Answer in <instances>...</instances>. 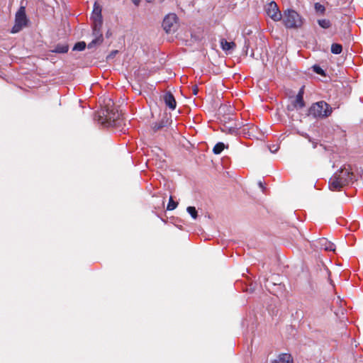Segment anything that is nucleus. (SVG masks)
Instances as JSON below:
<instances>
[{"instance_id":"obj_1","label":"nucleus","mask_w":363,"mask_h":363,"mask_svg":"<svg viewBox=\"0 0 363 363\" xmlns=\"http://www.w3.org/2000/svg\"><path fill=\"white\" fill-rule=\"evenodd\" d=\"M333 109L325 101H320L313 104L309 108V115L314 118H326L332 113Z\"/></svg>"},{"instance_id":"obj_2","label":"nucleus","mask_w":363,"mask_h":363,"mask_svg":"<svg viewBox=\"0 0 363 363\" xmlns=\"http://www.w3.org/2000/svg\"><path fill=\"white\" fill-rule=\"evenodd\" d=\"M92 30L94 39L88 44V48H92L96 45H99L103 42V35L101 28L103 24V18H91Z\"/></svg>"},{"instance_id":"obj_3","label":"nucleus","mask_w":363,"mask_h":363,"mask_svg":"<svg viewBox=\"0 0 363 363\" xmlns=\"http://www.w3.org/2000/svg\"><path fill=\"white\" fill-rule=\"evenodd\" d=\"M284 23L287 28H298L301 26L302 19L294 10H288L284 13Z\"/></svg>"},{"instance_id":"obj_4","label":"nucleus","mask_w":363,"mask_h":363,"mask_svg":"<svg viewBox=\"0 0 363 363\" xmlns=\"http://www.w3.org/2000/svg\"><path fill=\"white\" fill-rule=\"evenodd\" d=\"M28 21V20L26 14V9L24 6H21L16 13L15 24L11 29V33H18L23 27L27 26Z\"/></svg>"},{"instance_id":"obj_5","label":"nucleus","mask_w":363,"mask_h":363,"mask_svg":"<svg viewBox=\"0 0 363 363\" xmlns=\"http://www.w3.org/2000/svg\"><path fill=\"white\" fill-rule=\"evenodd\" d=\"M178 18L175 13L167 14L162 22L163 29L167 33H174L178 28Z\"/></svg>"},{"instance_id":"obj_6","label":"nucleus","mask_w":363,"mask_h":363,"mask_svg":"<svg viewBox=\"0 0 363 363\" xmlns=\"http://www.w3.org/2000/svg\"><path fill=\"white\" fill-rule=\"evenodd\" d=\"M265 11L269 17L274 21L281 19V13L277 4L274 1H271L265 6Z\"/></svg>"},{"instance_id":"obj_7","label":"nucleus","mask_w":363,"mask_h":363,"mask_svg":"<svg viewBox=\"0 0 363 363\" xmlns=\"http://www.w3.org/2000/svg\"><path fill=\"white\" fill-rule=\"evenodd\" d=\"M333 177H337V178L342 182L345 185L349 184L352 179V174L349 171L348 169L343 168L340 169L337 172Z\"/></svg>"},{"instance_id":"obj_8","label":"nucleus","mask_w":363,"mask_h":363,"mask_svg":"<svg viewBox=\"0 0 363 363\" xmlns=\"http://www.w3.org/2000/svg\"><path fill=\"white\" fill-rule=\"evenodd\" d=\"M333 177H337V178L342 182L345 185L349 184L352 179V174L349 171L348 169L343 168L340 169L337 172Z\"/></svg>"},{"instance_id":"obj_9","label":"nucleus","mask_w":363,"mask_h":363,"mask_svg":"<svg viewBox=\"0 0 363 363\" xmlns=\"http://www.w3.org/2000/svg\"><path fill=\"white\" fill-rule=\"evenodd\" d=\"M333 177H337V178L342 182L345 185L349 184L352 179V174L349 171L348 169L343 168L340 169L337 172Z\"/></svg>"},{"instance_id":"obj_10","label":"nucleus","mask_w":363,"mask_h":363,"mask_svg":"<svg viewBox=\"0 0 363 363\" xmlns=\"http://www.w3.org/2000/svg\"><path fill=\"white\" fill-rule=\"evenodd\" d=\"M318 247L325 251H335V245L328 241L326 238H322L318 241Z\"/></svg>"},{"instance_id":"obj_11","label":"nucleus","mask_w":363,"mask_h":363,"mask_svg":"<svg viewBox=\"0 0 363 363\" xmlns=\"http://www.w3.org/2000/svg\"><path fill=\"white\" fill-rule=\"evenodd\" d=\"M164 101L167 106H168L170 109L174 110L176 108L177 102L174 99V96L171 92H167L164 95Z\"/></svg>"},{"instance_id":"obj_12","label":"nucleus","mask_w":363,"mask_h":363,"mask_svg":"<svg viewBox=\"0 0 363 363\" xmlns=\"http://www.w3.org/2000/svg\"><path fill=\"white\" fill-rule=\"evenodd\" d=\"M344 186L342 182L337 178V177H332L329 181V188L333 191H340Z\"/></svg>"},{"instance_id":"obj_13","label":"nucleus","mask_w":363,"mask_h":363,"mask_svg":"<svg viewBox=\"0 0 363 363\" xmlns=\"http://www.w3.org/2000/svg\"><path fill=\"white\" fill-rule=\"evenodd\" d=\"M271 363H294V359L290 354L281 353Z\"/></svg>"},{"instance_id":"obj_14","label":"nucleus","mask_w":363,"mask_h":363,"mask_svg":"<svg viewBox=\"0 0 363 363\" xmlns=\"http://www.w3.org/2000/svg\"><path fill=\"white\" fill-rule=\"evenodd\" d=\"M220 46L224 51L229 52L235 48V43L233 42H228L225 39H221Z\"/></svg>"},{"instance_id":"obj_15","label":"nucleus","mask_w":363,"mask_h":363,"mask_svg":"<svg viewBox=\"0 0 363 363\" xmlns=\"http://www.w3.org/2000/svg\"><path fill=\"white\" fill-rule=\"evenodd\" d=\"M293 106L296 109H301L305 106V102L303 97L301 94H297L294 101H293Z\"/></svg>"},{"instance_id":"obj_16","label":"nucleus","mask_w":363,"mask_h":363,"mask_svg":"<svg viewBox=\"0 0 363 363\" xmlns=\"http://www.w3.org/2000/svg\"><path fill=\"white\" fill-rule=\"evenodd\" d=\"M102 18L101 7L97 2H95L94 4V9L91 15V18Z\"/></svg>"},{"instance_id":"obj_17","label":"nucleus","mask_w":363,"mask_h":363,"mask_svg":"<svg viewBox=\"0 0 363 363\" xmlns=\"http://www.w3.org/2000/svg\"><path fill=\"white\" fill-rule=\"evenodd\" d=\"M68 45L58 44L55 47V48L52 51L57 53H66L68 51Z\"/></svg>"},{"instance_id":"obj_18","label":"nucleus","mask_w":363,"mask_h":363,"mask_svg":"<svg viewBox=\"0 0 363 363\" xmlns=\"http://www.w3.org/2000/svg\"><path fill=\"white\" fill-rule=\"evenodd\" d=\"M342 51V47L340 44L333 43L331 45V52L333 54L338 55Z\"/></svg>"},{"instance_id":"obj_19","label":"nucleus","mask_w":363,"mask_h":363,"mask_svg":"<svg viewBox=\"0 0 363 363\" xmlns=\"http://www.w3.org/2000/svg\"><path fill=\"white\" fill-rule=\"evenodd\" d=\"M166 125V122L164 121V120H162L159 122H156L155 123L152 124V129L155 132L162 129V128H164Z\"/></svg>"},{"instance_id":"obj_20","label":"nucleus","mask_w":363,"mask_h":363,"mask_svg":"<svg viewBox=\"0 0 363 363\" xmlns=\"http://www.w3.org/2000/svg\"><path fill=\"white\" fill-rule=\"evenodd\" d=\"M225 145L223 143H218L213 147V152L216 155H218L221 153V152L224 150Z\"/></svg>"},{"instance_id":"obj_21","label":"nucleus","mask_w":363,"mask_h":363,"mask_svg":"<svg viewBox=\"0 0 363 363\" xmlns=\"http://www.w3.org/2000/svg\"><path fill=\"white\" fill-rule=\"evenodd\" d=\"M318 25L323 28H329L331 26V23L328 19H320L318 21Z\"/></svg>"},{"instance_id":"obj_22","label":"nucleus","mask_w":363,"mask_h":363,"mask_svg":"<svg viewBox=\"0 0 363 363\" xmlns=\"http://www.w3.org/2000/svg\"><path fill=\"white\" fill-rule=\"evenodd\" d=\"M314 9L317 13H319L320 14H323L325 11V6L320 4V3H315L314 5Z\"/></svg>"},{"instance_id":"obj_23","label":"nucleus","mask_w":363,"mask_h":363,"mask_svg":"<svg viewBox=\"0 0 363 363\" xmlns=\"http://www.w3.org/2000/svg\"><path fill=\"white\" fill-rule=\"evenodd\" d=\"M85 48H86V43L82 41V42L77 43L74 45L73 50H77V51H82L85 49Z\"/></svg>"},{"instance_id":"obj_24","label":"nucleus","mask_w":363,"mask_h":363,"mask_svg":"<svg viewBox=\"0 0 363 363\" xmlns=\"http://www.w3.org/2000/svg\"><path fill=\"white\" fill-rule=\"evenodd\" d=\"M186 210H187V212L191 215V216L194 219H196L197 218L198 213H197V211L195 207L189 206Z\"/></svg>"},{"instance_id":"obj_25","label":"nucleus","mask_w":363,"mask_h":363,"mask_svg":"<svg viewBox=\"0 0 363 363\" xmlns=\"http://www.w3.org/2000/svg\"><path fill=\"white\" fill-rule=\"evenodd\" d=\"M177 206V203L174 201L171 197L169 199V201L168 203L167 209L169 211H172V210H174V208H176Z\"/></svg>"},{"instance_id":"obj_26","label":"nucleus","mask_w":363,"mask_h":363,"mask_svg":"<svg viewBox=\"0 0 363 363\" xmlns=\"http://www.w3.org/2000/svg\"><path fill=\"white\" fill-rule=\"evenodd\" d=\"M313 70L319 74H323L324 71L318 65L313 66Z\"/></svg>"},{"instance_id":"obj_27","label":"nucleus","mask_w":363,"mask_h":363,"mask_svg":"<svg viewBox=\"0 0 363 363\" xmlns=\"http://www.w3.org/2000/svg\"><path fill=\"white\" fill-rule=\"evenodd\" d=\"M106 120L107 121H107V123L108 124H111V121H113V122L116 120V118L114 116L113 117H111L109 116L108 115H106Z\"/></svg>"},{"instance_id":"obj_28","label":"nucleus","mask_w":363,"mask_h":363,"mask_svg":"<svg viewBox=\"0 0 363 363\" xmlns=\"http://www.w3.org/2000/svg\"><path fill=\"white\" fill-rule=\"evenodd\" d=\"M304 94V86H303L298 91V93L297 94H301L302 97H303Z\"/></svg>"},{"instance_id":"obj_29","label":"nucleus","mask_w":363,"mask_h":363,"mask_svg":"<svg viewBox=\"0 0 363 363\" xmlns=\"http://www.w3.org/2000/svg\"><path fill=\"white\" fill-rule=\"evenodd\" d=\"M132 1L135 6H138L140 2V0H132Z\"/></svg>"},{"instance_id":"obj_30","label":"nucleus","mask_w":363,"mask_h":363,"mask_svg":"<svg viewBox=\"0 0 363 363\" xmlns=\"http://www.w3.org/2000/svg\"><path fill=\"white\" fill-rule=\"evenodd\" d=\"M258 184H259V187H260V188L262 189V191H264V185H263L262 182H259Z\"/></svg>"},{"instance_id":"obj_31","label":"nucleus","mask_w":363,"mask_h":363,"mask_svg":"<svg viewBox=\"0 0 363 363\" xmlns=\"http://www.w3.org/2000/svg\"><path fill=\"white\" fill-rule=\"evenodd\" d=\"M277 150H278V148H277V147H276V148H275V150H273V148H272V147H270V151H271L272 152H277Z\"/></svg>"},{"instance_id":"obj_32","label":"nucleus","mask_w":363,"mask_h":363,"mask_svg":"<svg viewBox=\"0 0 363 363\" xmlns=\"http://www.w3.org/2000/svg\"><path fill=\"white\" fill-rule=\"evenodd\" d=\"M197 91H197V89H196V88H194V89H193V92H194V94H197Z\"/></svg>"},{"instance_id":"obj_33","label":"nucleus","mask_w":363,"mask_h":363,"mask_svg":"<svg viewBox=\"0 0 363 363\" xmlns=\"http://www.w3.org/2000/svg\"><path fill=\"white\" fill-rule=\"evenodd\" d=\"M145 1H146L147 2H148V3H151V2H152V1H153V0H145Z\"/></svg>"},{"instance_id":"obj_34","label":"nucleus","mask_w":363,"mask_h":363,"mask_svg":"<svg viewBox=\"0 0 363 363\" xmlns=\"http://www.w3.org/2000/svg\"><path fill=\"white\" fill-rule=\"evenodd\" d=\"M313 147L315 148L316 147V144L315 143H313Z\"/></svg>"}]
</instances>
